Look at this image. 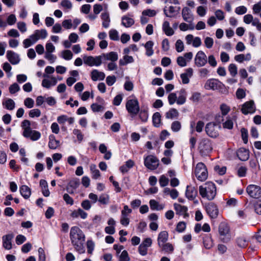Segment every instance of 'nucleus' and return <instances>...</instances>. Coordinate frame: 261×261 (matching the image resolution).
<instances>
[{
    "label": "nucleus",
    "mask_w": 261,
    "mask_h": 261,
    "mask_svg": "<svg viewBox=\"0 0 261 261\" xmlns=\"http://www.w3.org/2000/svg\"><path fill=\"white\" fill-rule=\"evenodd\" d=\"M70 239L75 250L80 254L85 253L84 243L85 236L83 231L77 226L71 228Z\"/></svg>",
    "instance_id": "1"
},
{
    "label": "nucleus",
    "mask_w": 261,
    "mask_h": 261,
    "mask_svg": "<svg viewBox=\"0 0 261 261\" xmlns=\"http://www.w3.org/2000/svg\"><path fill=\"white\" fill-rule=\"evenodd\" d=\"M47 36V32L45 29L36 30L29 38L23 41V45L27 48L35 44L39 39H44Z\"/></svg>",
    "instance_id": "2"
},
{
    "label": "nucleus",
    "mask_w": 261,
    "mask_h": 261,
    "mask_svg": "<svg viewBox=\"0 0 261 261\" xmlns=\"http://www.w3.org/2000/svg\"><path fill=\"white\" fill-rule=\"evenodd\" d=\"M199 194L202 198H206L208 200L214 199L216 195L215 185L212 182H207L204 186H200Z\"/></svg>",
    "instance_id": "3"
},
{
    "label": "nucleus",
    "mask_w": 261,
    "mask_h": 261,
    "mask_svg": "<svg viewBox=\"0 0 261 261\" xmlns=\"http://www.w3.org/2000/svg\"><path fill=\"white\" fill-rule=\"evenodd\" d=\"M220 239L223 243H228L231 240L230 228L228 224L225 222L220 223L218 227Z\"/></svg>",
    "instance_id": "4"
},
{
    "label": "nucleus",
    "mask_w": 261,
    "mask_h": 261,
    "mask_svg": "<svg viewBox=\"0 0 261 261\" xmlns=\"http://www.w3.org/2000/svg\"><path fill=\"white\" fill-rule=\"evenodd\" d=\"M195 174L200 181H204L207 177V171L205 165L202 162L198 163L195 169Z\"/></svg>",
    "instance_id": "5"
},
{
    "label": "nucleus",
    "mask_w": 261,
    "mask_h": 261,
    "mask_svg": "<svg viewBox=\"0 0 261 261\" xmlns=\"http://www.w3.org/2000/svg\"><path fill=\"white\" fill-rule=\"evenodd\" d=\"M225 85L218 80L211 79L206 81L204 88L206 90H219L222 92Z\"/></svg>",
    "instance_id": "6"
},
{
    "label": "nucleus",
    "mask_w": 261,
    "mask_h": 261,
    "mask_svg": "<svg viewBox=\"0 0 261 261\" xmlns=\"http://www.w3.org/2000/svg\"><path fill=\"white\" fill-rule=\"evenodd\" d=\"M212 146L208 139H203L199 143L198 150L202 156H207L212 150Z\"/></svg>",
    "instance_id": "7"
},
{
    "label": "nucleus",
    "mask_w": 261,
    "mask_h": 261,
    "mask_svg": "<svg viewBox=\"0 0 261 261\" xmlns=\"http://www.w3.org/2000/svg\"><path fill=\"white\" fill-rule=\"evenodd\" d=\"M126 109L129 113L134 115H137L140 111L139 101L137 99L134 98L128 100L126 103Z\"/></svg>",
    "instance_id": "8"
},
{
    "label": "nucleus",
    "mask_w": 261,
    "mask_h": 261,
    "mask_svg": "<svg viewBox=\"0 0 261 261\" xmlns=\"http://www.w3.org/2000/svg\"><path fill=\"white\" fill-rule=\"evenodd\" d=\"M246 192L251 198L258 199L261 197V188L255 185H249L246 189Z\"/></svg>",
    "instance_id": "9"
},
{
    "label": "nucleus",
    "mask_w": 261,
    "mask_h": 261,
    "mask_svg": "<svg viewBox=\"0 0 261 261\" xmlns=\"http://www.w3.org/2000/svg\"><path fill=\"white\" fill-rule=\"evenodd\" d=\"M144 165L148 169L153 170L158 167L159 161L155 156L148 155L144 159Z\"/></svg>",
    "instance_id": "10"
},
{
    "label": "nucleus",
    "mask_w": 261,
    "mask_h": 261,
    "mask_svg": "<svg viewBox=\"0 0 261 261\" xmlns=\"http://www.w3.org/2000/svg\"><path fill=\"white\" fill-rule=\"evenodd\" d=\"M83 61L84 64L89 66H99L101 63V56H98L96 57L87 56L83 57Z\"/></svg>",
    "instance_id": "11"
},
{
    "label": "nucleus",
    "mask_w": 261,
    "mask_h": 261,
    "mask_svg": "<svg viewBox=\"0 0 261 261\" xmlns=\"http://www.w3.org/2000/svg\"><path fill=\"white\" fill-rule=\"evenodd\" d=\"M207 62V58L205 53L200 50L197 52L194 59V63L198 67L204 66Z\"/></svg>",
    "instance_id": "12"
},
{
    "label": "nucleus",
    "mask_w": 261,
    "mask_h": 261,
    "mask_svg": "<svg viewBox=\"0 0 261 261\" xmlns=\"http://www.w3.org/2000/svg\"><path fill=\"white\" fill-rule=\"evenodd\" d=\"M205 211L211 219H216L219 214V210L217 205L211 202L205 205Z\"/></svg>",
    "instance_id": "13"
},
{
    "label": "nucleus",
    "mask_w": 261,
    "mask_h": 261,
    "mask_svg": "<svg viewBox=\"0 0 261 261\" xmlns=\"http://www.w3.org/2000/svg\"><path fill=\"white\" fill-rule=\"evenodd\" d=\"M80 185V179L77 178H74L70 180L66 187V190L70 194H74L75 190Z\"/></svg>",
    "instance_id": "14"
},
{
    "label": "nucleus",
    "mask_w": 261,
    "mask_h": 261,
    "mask_svg": "<svg viewBox=\"0 0 261 261\" xmlns=\"http://www.w3.org/2000/svg\"><path fill=\"white\" fill-rule=\"evenodd\" d=\"M43 76L45 78L42 82V86L46 89H49L51 86H55L57 83V79L54 76H49L46 74H43Z\"/></svg>",
    "instance_id": "15"
},
{
    "label": "nucleus",
    "mask_w": 261,
    "mask_h": 261,
    "mask_svg": "<svg viewBox=\"0 0 261 261\" xmlns=\"http://www.w3.org/2000/svg\"><path fill=\"white\" fill-rule=\"evenodd\" d=\"M255 110V107L253 101H249L244 103L242 107L241 111L244 115L249 113H253Z\"/></svg>",
    "instance_id": "16"
},
{
    "label": "nucleus",
    "mask_w": 261,
    "mask_h": 261,
    "mask_svg": "<svg viewBox=\"0 0 261 261\" xmlns=\"http://www.w3.org/2000/svg\"><path fill=\"white\" fill-rule=\"evenodd\" d=\"M198 194V191L195 187L191 186H187L186 191L187 198L190 200H194Z\"/></svg>",
    "instance_id": "17"
},
{
    "label": "nucleus",
    "mask_w": 261,
    "mask_h": 261,
    "mask_svg": "<svg viewBox=\"0 0 261 261\" xmlns=\"http://www.w3.org/2000/svg\"><path fill=\"white\" fill-rule=\"evenodd\" d=\"M14 238V234L12 233L8 234L2 237L3 247L8 250L12 248V240Z\"/></svg>",
    "instance_id": "18"
},
{
    "label": "nucleus",
    "mask_w": 261,
    "mask_h": 261,
    "mask_svg": "<svg viewBox=\"0 0 261 261\" xmlns=\"http://www.w3.org/2000/svg\"><path fill=\"white\" fill-rule=\"evenodd\" d=\"M174 207L176 211V213L179 215L184 216V218L189 217V214L187 213L188 207L184 205H181L179 204L174 203Z\"/></svg>",
    "instance_id": "19"
},
{
    "label": "nucleus",
    "mask_w": 261,
    "mask_h": 261,
    "mask_svg": "<svg viewBox=\"0 0 261 261\" xmlns=\"http://www.w3.org/2000/svg\"><path fill=\"white\" fill-rule=\"evenodd\" d=\"M7 58L9 61L13 65L17 64L20 61L19 55L12 50H8Z\"/></svg>",
    "instance_id": "20"
},
{
    "label": "nucleus",
    "mask_w": 261,
    "mask_h": 261,
    "mask_svg": "<svg viewBox=\"0 0 261 261\" xmlns=\"http://www.w3.org/2000/svg\"><path fill=\"white\" fill-rule=\"evenodd\" d=\"M178 94V97L177 96L176 103L178 105H184L187 100V92L184 88L181 89L180 90L177 92Z\"/></svg>",
    "instance_id": "21"
},
{
    "label": "nucleus",
    "mask_w": 261,
    "mask_h": 261,
    "mask_svg": "<svg viewBox=\"0 0 261 261\" xmlns=\"http://www.w3.org/2000/svg\"><path fill=\"white\" fill-rule=\"evenodd\" d=\"M57 121L60 125H64L66 123L69 125H71L73 123L74 119L66 115H62L57 117Z\"/></svg>",
    "instance_id": "22"
},
{
    "label": "nucleus",
    "mask_w": 261,
    "mask_h": 261,
    "mask_svg": "<svg viewBox=\"0 0 261 261\" xmlns=\"http://www.w3.org/2000/svg\"><path fill=\"white\" fill-rule=\"evenodd\" d=\"M237 155L239 160L246 161L249 158V151L245 148H240L237 150Z\"/></svg>",
    "instance_id": "23"
},
{
    "label": "nucleus",
    "mask_w": 261,
    "mask_h": 261,
    "mask_svg": "<svg viewBox=\"0 0 261 261\" xmlns=\"http://www.w3.org/2000/svg\"><path fill=\"white\" fill-rule=\"evenodd\" d=\"M182 16L184 20L189 23L193 21L194 17L191 10L188 7H184L182 10Z\"/></svg>",
    "instance_id": "24"
},
{
    "label": "nucleus",
    "mask_w": 261,
    "mask_h": 261,
    "mask_svg": "<svg viewBox=\"0 0 261 261\" xmlns=\"http://www.w3.org/2000/svg\"><path fill=\"white\" fill-rule=\"evenodd\" d=\"M193 73V70L192 68H187L186 70V72L181 73L180 74V78L181 79L182 84H188L190 82L189 78L192 76Z\"/></svg>",
    "instance_id": "25"
},
{
    "label": "nucleus",
    "mask_w": 261,
    "mask_h": 261,
    "mask_svg": "<svg viewBox=\"0 0 261 261\" xmlns=\"http://www.w3.org/2000/svg\"><path fill=\"white\" fill-rule=\"evenodd\" d=\"M106 75L104 72L99 71L97 69H93L91 72V77L92 81H102L105 78Z\"/></svg>",
    "instance_id": "26"
},
{
    "label": "nucleus",
    "mask_w": 261,
    "mask_h": 261,
    "mask_svg": "<svg viewBox=\"0 0 261 261\" xmlns=\"http://www.w3.org/2000/svg\"><path fill=\"white\" fill-rule=\"evenodd\" d=\"M101 59L102 58L111 62H116L118 59V55L117 53L115 51H111L106 54H102L101 55Z\"/></svg>",
    "instance_id": "27"
},
{
    "label": "nucleus",
    "mask_w": 261,
    "mask_h": 261,
    "mask_svg": "<svg viewBox=\"0 0 261 261\" xmlns=\"http://www.w3.org/2000/svg\"><path fill=\"white\" fill-rule=\"evenodd\" d=\"M168 239V233L167 231H162L159 233L158 237V244L160 247L165 243Z\"/></svg>",
    "instance_id": "28"
},
{
    "label": "nucleus",
    "mask_w": 261,
    "mask_h": 261,
    "mask_svg": "<svg viewBox=\"0 0 261 261\" xmlns=\"http://www.w3.org/2000/svg\"><path fill=\"white\" fill-rule=\"evenodd\" d=\"M23 135L25 138H30L32 141L38 140L41 136L39 132H23Z\"/></svg>",
    "instance_id": "29"
},
{
    "label": "nucleus",
    "mask_w": 261,
    "mask_h": 261,
    "mask_svg": "<svg viewBox=\"0 0 261 261\" xmlns=\"http://www.w3.org/2000/svg\"><path fill=\"white\" fill-rule=\"evenodd\" d=\"M101 19L102 21V25L104 28H108L110 23V18L109 14L107 12L102 13L100 15Z\"/></svg>",
    "instance_id": "30"
},
{
    "label": "nucleus",
    "mask_w": 261,
    "mask_h": 261,
    "mask_svg": "<svg viewBox=\"0 0 261 261\" xmlns=\"http://www.w3.org/2000/svg\"><path fill=\"white\" fill-rule=\"evenodd\" d=\"M20 193L22 196L27 199H28L31 194V189L26 185H23L20 187Z\"/></svg>",
    "instance_id": "31"
},
{
    "label": "nucleus",
    "mask_w": 261,
    "mask_h": 261,
    "mask_svg": "<svg viewBox=\"0 0 261 261\" xmlns=\"http://www.w3.org/2000/svg\"><path fill=\"white\" fill-rule=\"evenodd\" d=\"M163 30L167 36H170L174 34L173 30L170 27L169 22L167 21L164 22L163 24Z\"/></svg>",
    "instance_id": "32"
},
{
    "label": "nucleus",
    "mask_w": 261,
    "mask_h": 261,
    "mask_svg": "<svg viewBox=\"0 0 261 261\" xmlns=\"http://www.w3.org/2000/svg\"><path fill=\"white\" fill-rule=\"evenodd\" d=\"M121 24L126 28L132 26L134 23V20L127 16H123L121 18Z\"/></svg>",
    "instance_id": "33"
},
{
    "label": "nucleus",
    "mask_w": 261,
    "mask_h": 261,
    "mask_svg": "<svg viewBox=\"0 0 261 261\" xmlns=\"http://www.w3.org/2000/svg\"><path fill=\"white\" fill-rule=\"evenodd\" d=\"M49 141L48 143V147L51 149H56L60 145V142L55 139L54 135H50L49 137Z\"/></svg>",
    "instance_id": "34"
},
{
    "label": "nucleus",
    "mask_w": 261,
    "mask_h": 261,
    "mask_svg": "<svg viewBox=\"0 0 261 261\" xmlns=\"http://www.w3.org/2000/svg\"><path fill=\"white\" fill-rule=\"evenodd\" d=\"M73 218H77L81 217V218L85 219L87 217V213L84 212L82 209L79 208L76 211H74L71 214Z\"/></svg>",
    "instance_id": "35"
},
{
    "label": "nucleus",
    "mask_w": 261,
    "mask_h": 261,
    "mask_svg": "<svg viewBox=\"0 0 261 261\" xmlns=\"http://www.w3.org/2000/svg\"><path fill=\"white\" fill-rule=\"evenodd\" d=\"M179 115L178 111L174 109L171 108L165 114L166 118L167 119H175L177 118Z\"/></svg>",
    "instance_id": "36"
},
{
    "label": "nucleus",
    "mask_w": 261,
    "mask_h": 261,
    "mask_svg": "<svg viewBox=\"0 0 261 261\" xmlns=\"http://www.w3.org/2000/svg\"><path fill=\"white\" fill-rule=\"evenodd\" d=\"M153 42L152 41H148L144 45V47L146 49V55L150 57L153 54Z\"/></svg>",
    "instance_id": "37"
},
{
    "label": "nucleus",
    "mask_w": 261,
    "mask_h": 261,
    "mask_svg": "<svg viewBox=\"0 0 261 261\" xmlns=\"http://www.w3.org/2000/svg\"><path fill=\"white\" fill-rule=\"evenodd\" d=\"M134 60L132 56L125 55L123 56V59L119 60V64L120 66H124L128 63L134 62Z\"/></svg>",
    "instance_id": "38"
},
{
    "label": "nucleus",
    "mask_w": 261,
    "mask_h": 261,
    "mask_svg": "<svg viewBox=\"0 0 261 261\" xmlns=\"http://www.w3.org/2000/svg\"><path fill=\"white\" fill-rule=\"evenodd\" d=\"M221 124L219 122H211L206 124L205 130H214L216 129H220Z\"/></svg>",
    "instance_id": "39"
},
{
    "label": "nucleus",
    "mask_w": 261,
    "mask_h": 261,
    "mask_svg": "<svg viewBox=\"0 0 261 261\" xmlns=\"http://www.w3.org/2000/svg\"><path fill=\"white\" fill-rule=\"evenodd\" d=\"M161 116L160 113H155L152 116V122L154 126L159 127L161 123Z\"/></svg>",
    "instance_id": "40"
},
{
    "label": "nucleus",
    "mask_w": 261,
    "mask_h": 261,
    "mask_svg": "<svg viewBox=\"0 0 261 261\" xmlns=\"http://www.w3.org/2000/svg\"><path fill=\"white\" fill-rule=\"evenodd\" d=\"M220 110L223 116L227 115L230 111V108L225 103H222L220 106Z\"/></svg>",
    "instance_id": "41"
},
{
    "label": "nucleus",
    "mask_w": 261,
    "mask_h": 261,
    "mask_svg": "<svg viewBox=\"0 0 261 261\" xmlns=\"http://www.w3.org/2000/svg\"><path fill=\"white\" fill-rule=\"evenodd\" d=\"M109 37L111 40L118 41L119 39L118 32L115 29H111L109 32Z\"/></svg>",
    "instance_id": "42"
},
{
    "label": "nucleus",
    "mask_w": 261,
    "mask_h": 261,
    "mask_svg": "<svg viewBox=\"0 0 261 261\" xmlns=\"http://www.w3.org/2000/svg\"><path fill=\"white\" fill-rule=\"evenodd\" d=\"M3 104L5 105V108L7 110H12L15 108V102L14 100L11 98L7 99Z\"/></svg>",
    "instance_id": "43"
},
{
    "label": "nucleus",
    "mask_w": 261,
    "mask_h": 261,
    "mask_svg": "<svg viewBox=\"0 0 261 261\" xmlns=\"http://www.w3.org/2000/svg\"><path fill=\"white\" fill-rule=\"evenodd\" d=\"M61 57L66 60H70L73 57V54L70 50H64L61 52Z\"/></svg>",
    "instance_id": "44"
},
{
    "label": "nucleus",
    "mask_w": 261,
    "mask_h": 261,
    "mask_svg": "<svg viewBox=\"0 0 261 261\" xmlns=\"http://www.w3.org/2000/svg\"><path fill=\"white\" fill-rule=\"evenodd\" d=\"M233 122L230 117H227L226 120L223 123V126L225 129H231L233 128Z\"/></svg>",
    "instance_id": "45"
},
{
    "label": "nucleus",
    "mask_w": 261,
    "mask_h": 261,
    "mask_svg": "<svg viewBox=\"0 0 261 261\" xmlns=\"http://www.w3.org/2000/svg\"><path fill=\"white\" fill-rule=\"evenodd\" d=\"M177 94L176 93L173 92L169 94L168 96V100L170 105H173L177 101Z\"/></svg>",
    "instance_id": "46"
},
{
    "label": "nucleus",
    "mask_w": 261,
    "mask_h": 261,
    "mask_svg": "<svg viewBox=\"0 0 261 261\" xmlns=\"http://www.w3.org/2000/svg\"><path fill=\"white\" fill-rule=\"evenodd\" d=\"M228 71L231 76L234 77L238 73V68L234 64H230L228 66Z\"/></svg>",
    "instance_id": "47"
},
{
    "label": "nucleus",
    "mask_w": 261,
    "mask_h": 261,
    "mask_svg": "<svg viewBox=\"0 0 261 261\" xmlns=\"http://www.w3.org/2000/svg\"><path fill=\"white\" fill-rule=\"evenodd\" d=\"M162 250L167 252L172 253L174 250V247L173 245L170 243H166L161 245Z\"/></svg>",
    "instance_id": "48"
},
{
    "label": "nucleus",
    "mask_w": 261,
    "mask_h": 261,
    "mask_svg": "<svg viewBox=\"0 0 261 261\" xmlns=\"http://www.w3.org/2000/svg\"><path fill=\"white\" fill-rule=\"evenodd\" d=\"M236 242L238 246L241 248L245 247L247 245V241L243 237L238 238L237 239Z\"/></svg>",
    "instance_id": "49"
},
{
    "label": "nucleus",
    "mask_w": 261,
    "mask_h": 261,
    "mask_svg": "<svg viewBox=\"0 0 261 261\" xmlns=\"http://www.w3.org/2000/svg\"><path fill=\"white\" fill-rule=\"evenodd\" d=\"M20 88L18 84L15 83L12 85H10L9 88V92L11 94H15V93L18 92L20 90Z\"/></svg>",
    "instance_id": "50"
},
{
    "label": "nucleus",
    "mask_w": 261,
    "mask_h": 261,
    "mask_svg": "<svg viewBox=\"0 0 261 261\" xmlns=\"http://www.w3.org/2000/svg\"><path fill=\"white\" fill-rule=\"evenodd\" d=\"M91 108L94 112H99L103 111L104 108L101 105H98L96 103H92L91 105Z\"/></svg>",
    "instance_id": "51"
},
{
    "label": "nucleus",
    "mask_w": 261,
    "mask_h": 261,
    "mask_svg": "<svg viewBox=\"0 0 261 261\" xmlns=\"http://www.w3.org/2000/svg\"><path fill=\"white\" fill-rule=\"evenodd\" d=\"M62 25L65 29H70L73 27L72 20L70 19L64 20L63 21Z\"/></svg>",
    "instance_id": "52"
},
{
    "label": "nucleus",
    "mask_w": 261,
    "mask_h": 261,
    "mask_svg": "<svg viewBox=\"0 0 261 261\" xmlns=\"http://www.w3.org/2000/svg\"><path fill=\"white\" fill-rule=\"evenodd\" d=\"M175 48L177 52L180 53L184 50V45L183 42L178 39L176 41L175 43Z\"/></svg>",
    "instance_id": "53"
},
{
    "label": "nucleus",
    "mask_w": 261,
    "mask_h": 261,
    "mask_svg": "<svg viewBox=\"0 0 261 261\" xmlns=\"http://www.w3.org/2000/svg\"><path fill=\"white\" fill-rule=\"evenodd\" d=\"M21 126L24 130H31V122L24 120L22 122Z\"/></svg>",
    "instance_id": "54"
},
{
    "label": "nucleus",
    "mask_w": 261,
    "mask_h": 261,
    "mask_svg": "<svg viewBox=\"0 0 261 261\" xmlns=\"http://www.w3.org/2000/svg\"><path fill=\"white\" fill-rule=\"evenodd\" d=\"M24 105L28 108H32L34 105V101L32 98L28 97L24 99Z\"/></svg>",
    "instance_id": "55"
},
{
    "label": "nucleus",
    "mask_w": 261,
    "mask_h": 261,
    "mask_svg": "<svg viewBox=\"0 0 261 261\" xmlns=\"http://www.w3.org/2000/svg\"><path fill=\"white\" fill-rule=\"evenodd\" d=\"M159 183L161 187H164L168 184L169 179L164 175H162L159 179Z\"/></svg>",
    "instance_id": "56"
},
{
    "label": "nucleus",
    "mask_w": 261,
    "mask_h": 261,
    "mask_svg": "<svg viewBox=\"0 0 261 261\" xmlns=\"http://www.w3.org/2000/svg\"><path fill=\"white\" fill-rule=\"evenodd\" d=\"M98 200V201L100 202L101 204H107L109 202V197L108 195L102 194L99 196V199Z\"/></svg>",
    "instance_id": "57"
},
{
    "label": "nucleus",
    "mask_w": 261,
    "mask_h": 261,
    "mask_svg": "<svg viewBox=\"0 0 261 261\" xmlns=\"http://www.w3.org/2000/svg\"><path fill=\"white\" fill-rule=\"evenodd\" d=\"M29 115L31 118L38 117L41 115V111L38 109H33L29 112Z\"/></svg>",
    "instance_id": "58"
},
{
    "label": "nucleus",
    "mask_w": 261,
    "mask_h": 261,
    "mask_svg": "<svg viewBox=\"0 0 261 261\" xmlns=\"http://www.w3.org/2000/svg\"><path fill=\"white\" fill-rule=\"evenodd\" d=\"M247 9L244 6L238 7L235 9V12L238 15H243L247 12Z\"/></svg>",
    "instance_id": "59"
},
{
    "label": "nucleus",
    "mask_w": 261,
    "mask_h": 261,
    "mask_svg": "<svg viewBox=\"0 0 261 261\" xmlns=\"http://www.w3.org/2000/svg\"><path fill=\"white\" fill-rule=\"evenodd\" d=\"M130 258L127 251L123 250L119 256V261H129Z\"/></svg>",
    "instance_id": "60"
},
{
    "label": "nucleus",
    "mask_w": 261,
    "mask_h": 261,
    "mask_svg": "<svg viewBox=\"0 0 261 261\" xmlns=\"http://www.w3.org/2000/svg\"><path fill=\"white\" fill-rule=\"evenodd\" d=\"M116 81V77L114 75H109L106 78V83L109 86H112Z\"/></svg>",
    "instance_id": "61"
},
{
    "label": "nucleus",
    "mask_w": 261,
    "mask_h": 261,
    "mask_svg": "<svg viewBox=\"0 0 261 261\" xmlns=\"http://www.w3.org/2000/svg\"><path fill=\"white\" fill-rule=\"evenodd\" d=\"M204 44L205 46L207 48H211L212 47L214 44V40L212 38L206 37L204 39Z\"/></svg>",
    "instance_id": "62"
},
{
    "label": "nucleus",
    "mask_w": 261,
    "mask_h": 261,
    "mask_svg": "<svg viewBox=\"0 0 261 261\" xmlns=\"http://www.w3.org/2000/svg\"><path fill=\"white\" fill-rule=\"evenodd\" d=\"M139 117L142 121H146L148 118L147 111L144 110H141L139 113Z\"/></svg>",
    "instance_id": "63"
},
{
    "label": "nucleus",
    "mask_w": 261,
    "mask_h": 261,
    "mask_svg": "<svg viewBox=\"0 0 261 261\" xmlns=\"http://www.w3.org/2000/svg\"><path fill=\"white\" fill-rule=\"evenodd\" d=\"M253 14H257L260 12L261 11V1L254 4L252 7Z\"/></svg>",
    "instance_id": "64"
}]
</instances>
